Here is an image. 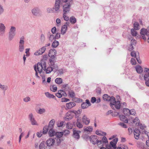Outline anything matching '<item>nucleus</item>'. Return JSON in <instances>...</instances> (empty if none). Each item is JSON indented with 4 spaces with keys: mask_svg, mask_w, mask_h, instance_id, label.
Masks as SVG:
<instances>
[{
    "mask_svg": "<svg viewBox=\"0 0 149 149\" xmlns=\"http://www.w3.org/2000/svg\"><path fill=\"white\" fill-rule=\"evenodd\" d=\"M103 98L105 101H110V105L113 109L115 110L116 109H120L121 106L120 101H116L115 98L114 97H110L107 94H104L103 95Z\"/></svg>",
    "mask_w": 149,
    "mask_h": 149,
    "instance_id": "nucleus-1",
    "label": "nucleus"
},
{
    "mask_svg": "<svg viewBox=\"0 0 149 149\" xmlns=\"http://www.w3.org/2000/svg\"><path fill=\"white\" fill-rule=\"evenodd\" d=\"M46 64L44 60H42L41 63H38L37 65L34 66V70L36 72L35 76L38 78H40V77L38 75V71L40 74L42 72V70H45Z\"/></svg>",
    "mask_w": 149,
    "mask_h": 149,
    "instance_id": "nucleus-2",
    "label": "nucleus"
},
{
    "mask_svg": "<svg viewBox=\"0 0 149 149\" xmlns=\"http://www.w3.org/2000/svg\"><path fill=\"white\" fill-rule=\"evenodd\" d=\"M144 72L145 73L144 79L145 81V84L146 86L149 87V68H145L144 69Z\"/></svg>",
    "mask_w": 149,
    "mask_h": 149,
    "instance_id": "nucleus-3",
    "label": "nucleus"
},
{
    "mask_svg": "<svg viewBox=\"0 0 149 149\" xmlns=\"http://www.w3.org/2000/svg\"><path fill=\"white\" fill-rule=\"evenodd\" d=\"M74 116V113L72 111H68L66 114L64 119L65 120L68 121L71 119Z\"/></svg>",
    "mask_w": 149,
    "mask_h": 149,
    "instance_id": "nucleus-4",
    "label": "nucleus"
},
{
    "mask_svg": "<svg viewBox=\"0 0 149 149\" xmlns=\"http://www.w3.org/2000/svg\"><path fill=\"white\" fill-rule=\"evenodd\" d=\"M16 28L15 27L12 26L10 29L9 32V39L11 40L14 37L15 34Z\"/></svg>",
    "mask_w": 149,
    "mask_h": 149,
    "instance_id": "nucleus-5",
    "label": "nucleus"
},
{
    "mask_svg": "<svg viewBox=\"0 0 149 149\" xmlns=\"http://www.w3.org/2000/svg\"><path fill=\"white\" fill-rule=\"evenodd\" d=\"M69 22H66L65 24L62 26L61 29V33L62 34H64L67 30L68 26H69Z\"/></svg>",
    "mask_w": 149,
    "mask_h": 149,
    "instance_id": "nucleus-6",
    "label": "nucleus"
},
{
    "mask_svg": "<svg viewBox=\"0 0 149 149\" xmlns=\"http://www.w3.org/2000/svg\"><path fill=\"white\" fill-rule=\"evenodd\" d=\"M90 142L93 144H96L97 141L98 139L97 138V136L96 135H92L90 137Z\"/></svg>",
    "mask_w": 149,
    "mask_h": 149,
    "instance_id": "nucleus-7",
    "label": "nucleus"
},
{
    "mask_svg": "<svg viewBox=\"0 0 149 149\" xmlns=\"http://www.w3.org/2000/svg\"><path fill=\"white\" fill-rule=\"evenodd\" d=\"M55 142V141L54 139L52 138H49L47 141L46 143L47 146L50 147L54 145Z\"/></svg>",
    "mask_w": 149,
    "mask_h": 149,
    "instance_id": "nucleus-8",
    "label": "nucleus"
},
{
    "mask_svg": "<svg viewBox=\"0 0 149 149\" xmlns=\"http://www.w3.org/2000/svg\"><path fill=\"white\" fill-rule=\"evenodd\" d=\"M46 49V48L45 47H43L39 50L36 51L34 53V55L37 56L42 54L45 52Z\"/></svg>",
    "mask_w": 149,
    "mask_h": 149,
    "instance_id": "nucleus-9",
    "label": "nucleus"
},
{
    "mask_svg": "<svg viewBox=\"0 0 149 149\" xmlns=\"http://www.w3.org/2000/svg\"><path fill=\"white\" fill-rule=\"evenodd\" d=\"M70 3L63 6V9L64 13L63 14H67L69 12L70 10Z\"/></svg>",
    "mask_w": 149,
    "mask_h": 149,
    "instance_id": "nucleus-10",
    "label": "nucleus"
},
{
    "mask_svg": "<svg viewBox=\"0 0 149 149\" xmlns=\"http://www.w3.org/2000/svg\"><path fill=\"white\" fill-rule=\"evenodd\" d=\"M56 54V51L55 49H51L49 50L48 55L51 58H54Z\"/></svg>",
    "mask_w": 149,
    "mask_h": 149,
    "instance_id": "nucleus-11",
    "label": "nucleus"
},
{
    "mask_svg": "<svg viewBox=\"0 0 149 149\" xmlns=\"http://www.w3.org/2000/svg\"><path fill=\"white\" fill-rule=\"evenodd\" d=\"M73 137L77 139H79L80 137L79 134L81 133V131L79 130H76L74 129H73Z\"/></svg>",
    "mask_w": 149,
    "mask_h": 149,
    "instance_id": "nucleus-12",
    "label": "nucleus"
},
{
    "mask_svg": "<svg viewBox=\"0 0 149 149\" xmlns=\"http://www.w3.org/2000/svg\"><path fill=\"white\" fill-rule=\"evenodd\" d=\"M82 121L83 123L86 125H88L90 122V119L85 115L82 117Z\"/></svg>",
    "mask_w": 149,
    "mask_h": 149,
    "instance_id": "nucleus-13",
    "label": "nucleus"
},
{
    "mask_svg": "<svg viewBox=\"0 0 149 149\" xmlns=\"http://www.w3.org/2000/svg\"><path fill=\"white\" fill-rule=\"evenodd\" d=\"M24 41L23 40H20L19 42V50L20 52H22L24 49Z\"/></svg>",
    "mask_w": 149,
    "mask_h": 149,
    "instance_id": "nucleus-14",
    "label": "nucleus"
},
{
    "mask_svg": "<svg viewBox=\"0 0 149 149\" xmlns=\"http://www.w3.org/2000/svg\"><path fill=\"white\" fill-rule=\"evenodd\" d=\"M29 118L31 120L32 125H37V123L34 118L33 117V115L31 113L29 115Z\"/></svg>",
    "mask_w": 149,
    "mask_h": 149,
    "instance_id": "nucleus-15",
    "label": "nucleus"
},
{
    "mask_svg": "<svg viewBox=\"0 0 149 149\" xmlns=\"http://www.w3.org/2000/svg\"><path fill=\"white\" fill-rule=\"evenodd\" d=\"M134 134L135 138L138 139L139 137L140 132L139 130L135 129L134 131Z\"/></svg>",
    "mask_w": 149,
    "mask_h": 149,
    "instance_id": "nucleus-16",
    "label": "nucleus"
},
{
    "mask_svg": "<svg viewBox=\"0 0 149 149\" xmlns=\"http://www.w3.org/2000/svg\"><path fill=\"white\" fill-rule=\"evenodd\" d=\"M60 1L59 0H56L54 9L56 11L59 10L60 7Z\"/></svg>",
    "mask_w": 149,
    "mask_h": 149,
    "instance_id": "nucleus-17",
    "label": "nucleus"
},
{
    "mask_svg": "<svg viewBox=\"0 0 149 149\" xmlns=\"http://www.w3.org/2000/svg\"><path fill=\"white\" fill-rule=\"evenodd\" d=\"M5 27L2 23L0 24V35L3 34L5 32Z\"/></svg>",
    "mask_w": 149,
    "mask_h": 149,
    "instance_id": "nucleus-18",
    "label": "nucleus"
},
{
    "mask_svg": "<svg viewBox=\"0 0 149 149\" xmlns=\"http://www.w3.org/2000/svg\"><path fill=\"white\" fill-rule=\"evenodd\" d=\"M76 105L75 103L73 102H70L66 104V106L67 108L71 109Z\"/></svg>",
    "mask_w": 149,
    "mask_h": 149,
    "instance_id": "nucleus-19",
    "label": "nucleus"
},
{
    "mask_svg": "<svg viewBox=\"0 0 149 149\" xmlns=\"http://www.w3.org/2000/svg\"><path fill=\"white\" fill-rule=\"evenodd\" d=\"M135 68L136 72L139 74L141 73L143 71V69L142 67L140 65H136L135 67Z\"/></svg>",
    "mask_w": 149,
    "mask_h": 149,
    "instance_id": "nucleus-20",
    "label": "nucleus"
},
{
    "mask_svg": "<svg viewBox=\"0 0 149 149\" xmlns=\"http://www.w3.org/2000/svg\"><path fill=\"white\" fill-rule=\"evenodd\" d=\"M119 118L121 121L126 123H128V121L127 118L125 116H124L123 115H120L119 116Z\"/></svg>",
    "mask_w": 149,
    "mask_h": 149,
    "instance_id": "nucleus-21",
    "label": "nucleus"
},
{
    "mask_svg": "<svg viewBox=\"0 0 149 149\" xmlns=\"http://www.w3.org/2000/svg\"><path fill=\"white\" fill-rule=\"evenodd\" d=\"M55 122L54 119H52L49 122L48 127L49 129H53Z\"/></svg>",
    "mask_w": 149,
    "mask_h": 149,
    "instance_id": "nucleus-22",
    "label": "nucleus"
},
{
    "mask_svg": "<svg viewBox=\"0 0 149 149\" xmlns=\"http://www.w3.org/2000/svg\"><path fill=\"white\" fill-rule=\"evenodd\" d=\"M76 125L79 128H82L83 127V125L78 119L77 120Z\"/></svg>",
    "mask_w": 149,
    "mask_h": 149,
    "instance_id": "nucleus-23",
    "label": "nucleus"
},
{
    "mask_svg": "<svg viewBox=\"0 0 149 149\" xmlns=\"http://www.w3.org/2000/svg\"><path fill=\"white\" fill-rule=\"evenodd\" d=\"M95 133L97 135L101 136H106V133L105 132H103L101 131L97 130L95 132Z\"/></svg>",
    "mask_w": 149,
    "mask_h": 149,
    "instance_id": "nucleus-24",
    "label": "nucleus"
},
{
    "mask_svg": "<svg viewBox=\"0 0 149 149\" xmlns=\"http://www.w3.org/2000/svg\"><path fill=\"white\" fill-rule=\"evenodd\" d=\"M53 70V68L52 67L49 66L48 67L47 69H46L45 70V71L46 74H49Z\"/></svg>",
    "mask_w": 149,
    "mask_h": 149,
    "instance_id": "nucleus-25",
    "label": "nucleus"
},
{
    "mask_svg": "<svg viewBox=\"0 0 149 149\" xmlns=\"http://www.w3.org/2000/svg\"><path fill=\"white\" fill-rule=\"evenodd\" d=\"M118 139H114L113 141H111L110 143V144L111 146L113 148H115L116 146V144L117 142Z\"/></svg>",
    "mask_w": 149,
    "mask_h": 149,
    "instance_id": "nucleus-26",
    "label": "nucleus"
},
{
    "mask_svg": "<svg viewBox=\"0 0 149 149\" xmlns=\"http://www.w3.org/2000/svg\"><path fill=\"white\" fill-rule=\"evenodd\" d=\"M50 130L48 132L49 136H53L55 135L56 132L54 131L52 129H50Z\"/></svg>",
    "mask_w": 149,
    "mask_h": 149,
    "instance_id": "nucleus-27",
    "label": "nucleus"
},
{
    "mask_svg": "<svg viewBox=\"0 0 149 149\" xmlns=\"http://www.w3.org/2000/svg\"><path fill=\"white\" fill-rule=\"evenodd\" d=\"M55 82L58 84H60L63 82V80L61 78H56L55 80Z\"/></svg>",
    "mask_w": 149,
    "mask_h": 149,
    "instance_id": "nucleus-28",
    "label": "nucleus"
},
{
    "mask_svg": "<svg viewBox=\"0 0 149 149\" xmlns=\"http://www.w3.org/2000/svg\"><path fill=\"white\" fill-rule=\"evenodd\" d=\"M93 128L91 126H88L84 129V131L87 132H90L92 131Z\"/></svg>",
    "mask_w": 149,
    "mask_h": 149,
    "instance_id": "nucleus-29",
    "label": "nucleus"
},
{
    "mask_svg": "<svg viewBox=\"0 0 149 149\" xmlns=\"http://www.w3.org/2000/svg\"><path fill=\"white\" fill-rule=\"evenodd\" d=\"M73 113H74V115L77 116L78 115L80 114L81 112V109H79L77 111L73 110L72 111Z\"/></svg>",
    "mask_w": 149,
    "mask_h": 149,
    "instance_id": "nucleus-30",
    "label": "nucleus"
},
{
    "mask_svg": "<svg viewBox=\"0 0 149 149\" xmlns=\"http://www.w3.org/2000/svg\"><path fill=\"white\" fill-rule=\"evenodd\" d=\"M68 94L69 96L71 98L74 97L75 96V94L74 92L72 90L69 91Z\"/></svg>",
    "mask_w": 149,
    "mask_h": 149,
    "instance_id": "nucleus-31",
    "label": "nucleus"
},
{
    "mask_svg": "<svg viewBox=\"0 0 149 149\" xmlns=\"http://www.w3.org/2000/svg\"><path fill=\"white\" fill-rule=\"evenodd\" d=\"M131 42H132L131 44L130 45V47H129L128 49L130 51H131L134 49V47L132 46V45H134V44H132V42H133L135 44L136 43V41L134 40H131Z\"/></svg>",
    "mask_w": 149,
    "mask_h": 149,
    "instance_id": "nucleus-32",
    "label": "nucleus"
},
{
    "mask_svg": "<svg viewBox=\"0 0 149 149\" xmlns=\"http://www.w3.org/2000/svg\"><path fill=\"white\" fill-rule=\"evenodd\" d=\"M45 95L49 98H54L55 97L53 95L50 94L49 92H46L45 93Z\"/></svg>",
    "mask_w": 149,
    "mask_h": 149,
    "instance_id": "nucleus-33",
    "label": "nucleus"
},
{
    "mask_svg": "<svg viewBox=\"0 0 149 149\" xmlns=\"http://www.w3.org/2000/svg\"><path fill=\"white\" fill-rule=\"evenodd\" d=\"M32 13L34 15H37L39 13V10L38 9L34 8L32 10Z\"/></svg>",
    "mask_w": 149,
    "mask_h": 149,
    "instance_id": "nucleus-34",
    "label": "nucleus"
},
{
    "mask_svg": "<svg viewBox=\"0 0 149 149\" xmlns=\"http://www.w3.org/2000/svg\"><path fill=\"white\" fill-rule=\"evenodd\" d=\"M134 28L135 30H138L140 29V26L138 23L135 22L134 24Z\"/></svg>",
    "mask_w": 149,
    "mask_h": 149,
    "instance_id": "nucleus-35",
    "label": "nucleus"
},
{
    "mask_svg": "<svg viewBox=\"0 0 149 149\" xmlns=\"http://www.w3.org/2000/svg\"><path fill=\"white\" fill-rule=\"evenodd\" d=\"M59 45V42L58 41L55 40L52 43V46L53 47L56 48Z\"/></svg>",
    "mask_w": 149,
    "mask_h": 149,
    "instance_id": "nucleus-36",
    "label": "nucleus"
},
{
    "mask_svg": "<svg viewBox=\"0 0 149 149\" xmlns=\"http://www.w3.org/2000/svg\"><path fill=\"white\" fill-rule=\"evenodd\" d=\"M123 113L126 116H129L130 110L128 109H124L123 110Z\"/></svg>",
    "mask_w": 149,
    "mask_h": 149,
    "instance_id": "nucleus-37",
    "label": "nucleus"
},
{
    "mask_svg": "<svg viewBox=\"0 0 149 149\" xmlns=\"http://www.w3.org/2000/svg\"><path fill=\"white\" fill-rule=\"evenodd\" d=\"M70 21L72 24L75 23L76 22V19L73 16L71 17L70 18Z\"/></svg>",
    "mask_w": 149,
    "mask_h": 149,
    "instance_id": "nucleus-38",
    "label": "nucleus"
},
{
    "mask_svg": "<svg viewBox=\"0 0 149 149\" xmlns=\"http://www.w3.org/2000/svg\"><path fill=\"white\" fill-rule=\"evenodd\" d=\"M63 133V132H56L55 135L58 138H60L62 136Z\"/></svg>",
    "mask_w": 149,
    "mask_h": 149,
    "instance_id": "nucleus-39",
    "label": "nucleus"
},
{
    "mask_svg": "<svg viewBox=\"0 0 149 149\" xmlns=\"http://www.w3.org/2000/svg\"><path fill=\"white\" fill-rule=\"evenodd\" d=\"M50 89L51 91L55 92L57 90V87L56 85H53L50 87Z\"/></svg>",
    "mask_w": 149,
    "mask_h": 149,
    "instance_id": "nucleus-40",
    "label": "nucleus"
},
{
    "mask_svg": "<svg viewBox=\"0 0 149 149\" xmlns=\"http://www.w3.org/2000/svg\"><path fill=\"white\" fill-rule=\"evenodd\" d=\"M64 122L63 121H58L57 123V125L58 127H62L64 125Z\"/></svg>",
    "mask_w": 149,
    "mask_h": 149,
    "instance_id": "nucleus-41",
    "label": "nucleus"
},
{
    "mask_svg": "<svg viewBox=\"0 0 149 149\" xmlns=\"http://www.w3.org/2000/svg\"><path fill=\"white\" fill-rule=\"evenodd\" d=\"M134 123L136 125H138L139 124L140 121L138 118L136 117L134 120Z\"/></svg>",
    "mask_w": 149,
    "mask_h": 149,
    "instance_id": "nucleus-42",
    "label": "nucleus"
},
{
    "mask_svg": "<svg viewBox=\"0 0 149 149\" xmlns=\"http://www.w3.org/2000/svg\"><path fill=\"white\" fill-rule=\"evenodd\" d=\"M61 92H63L62 90L58 91V92L56 94V96L58 98H61L62 97V95L61 93Z\"/></svg>",
    "mask_w": 149,
    "mask_h": 149,
    "instance_id": "nucleus-43",
    "label": "nucleus"
},
{
    "mask_svg": "<svg viewBox=\"0 0 149 149\" xmlns=\"http://www.w3.org/2000/svg\"><path fill=\"white\" fill-rule=\"evenodd\" d=\"M82 108L84 109L87 108L88 106L87 104L85 102H83L81 105Z\"/></svg>",
    "mask_w": 149,
    "mask_h": 149,
    "instance_id": "nucleus-44",
    "label": "nucleus"
},
{
    "mask_svg": "<svg viewBox=\"0 0 149 149\" xmlns=\"http://www.w3.org/2000/svg\"><path fill=\"white\" fill-rule=\"evenodd\" d=\"M131 33L133 36H136L137 35V32L134 29H131Z\"/></svg>",
    "mask_w": 149,
    "mask_h": 149,
    "instance_id": "nucleus-45",
    "label": "nucleus"
},
{
    "mask_svg": "<svg viewBox=\"0 0 149 149\" xmlns=\"http://www.w3.org/2000/svg\"><path fill=\"white\" fill-rule=\"evenodd\" d=\"M48 128H49L47 126L44 127L42 133L44 134H46L48 131Z\"/></svg>",
    "mask_w": 149,
    "mask_h": 149,
    "instance_id": "nucleus-46",
    "label": "nucleus"
},
{
    "mask_svg": "<svg viewBox=\"0 0 149 149\" xmlns=\"http://www.w3.org/2000/svg\"><path fill=\"white\" fill-rule=\"evenodd\" d=\"M7 88V86L5 85H2L0 84V89L3 90L5 91Z\"/></svg>",
    "mask_w": 149,
    "mask_h": 149,
    "instance_id": "nucleus-47",
    "label": "nucleus"
},
{
    "mask_svg": "<svg viewBox=\"0 0 149 149\" xmlns=\"http://www.w3.org/2000/svg\"><path fill=\"white\" fill-rule=\"evenodd\" d=\"M49 65L53 66L54 64V60L52 58H51L49 60Z\"/></svg>",
    "mask_w": 149,
    "mask_h": 149,
    "instance_id": "nucleus-48",
    "label": "nucleus"
},
{
    "mask_svg": "<svg viewBox=\"0 0 149 149\" xmlns=\"http://www.w3.org/2000/svg\"><path fill=\"white\" fill-rule=\"evenodd\" d=\"M45 146V142H44L42 141L40 143L39 146V148L40 149H42Z\"/></svg>",
    "mask_w": 149,
    "mask_h": 149,
    "instance_id": "nucleus-49",
    "label": "nucleus"
},
{
    "mask_svg": "<svg viewBox=\"0 0 149 149\" xmlns=\"http://www.w3.org/2000/svg\"><path fill=\"white\" fill-rule=\"evenodd\" d=\"M136 112L135 110L134 109L130 110L129 115L130 114L134 115L136 114Z\"/></svg>",
    "mask_w": 149,
    "mask_h": 149,
    "instance_id": "nucleus-50",
    "label": "nucleus"
},
{
    "mask_svg": "<svg viewBox=\"0 0 149 149\" xmlns=\"http://www.w3.org/2000/svg\"><path fill=\"white\" fill-rule=\"evenodd\" d=\"M66 14H63V17L64 18V20L66 21H68L69 19V17H68L66 15Z\"/></svg>",
    "mask_w": 149,
    "mask_h": 149,
    "instance_id": "nucleus-51",
    "label": "nucleus"
},
{
    "mask_svg": "<svg viewBox=\"0 0 149 149\" xmlns=\"http://www.w3.org/2000/svg\"><path fill=\"white\" fill-rule=\"evenodd\" d=\"M131 63L132 65H135L136 64L135 59L133 58H132L131 60Z\"/></svg>",
    "mask_w": 149,
    "mask_h": 149,
    "instance_id": "nucleus-52",
    "label": "nucleus"
},
{
    "mask_svg": "<svg viewBox=\"0 0 149 149\" xmlns=\"http://www.w3.org/2000/svg\"><path fill=\"white\" fill-rule=\"evenodd\" d=\"M45 109H40L38 110V113L40 114H42L45 112Z\"/></svg>",
    "mask_w": 149,
    "mask_h": 149,
    "instance_id": "nucleus-53",
    "label": "nucleus"
},
{
    "mask_svg": "<svg viewBox=\"0 0 149 149\" xmlns=\"http://www.w3.org/2000/svg\"><path fill=\"white\" fill-rule=\"evenodd\" d=\"M136 53L134 51H133L131 52L130 54L131 56L132 57H136Z\"/></svg>",
    "mask_w": 149,
    "mask_h": 149,
    "instance_id": "nucleus-54",
    "label": "nucleus"
},
{
    "mask_svg": "<svg viewBox=\"0 0 149 149\" xmlns=\"http://www.w3.org/2000/svg\"><path fill=\"white\" fill-rule=\"evenodd\" d=\"M24 101L25 102H27L30 100V98L29 97H26L23 99Z\"/></svg>",
    "mask_w": 149,
    "mask_h": 149,
    "instance_id": "nucleus-55",
    "label": "nucleus"
},
{
    "mask_svg": "<svg viewBox=\"0 0 149 149\" xmlns=\"http://www.w3.org/2000/svg\"><path fill=\"white\" fill-rule=\"evenodd\" d=\"M66 127L68 129H72V127L71 126V124L69 123H67L66 124Z\"/></svg>",
    "mask_w": 149,
    "mask_h": 149,
    "instance_id": "nucleus-56",
    "label": "nucleus"
},
{
    "mask_svg": "<svg viewBox=\"0 0 149 149\" xmlns=\"http://www.w3.org/2000/svg\"><path fill=\"white\" fill-rule=\"evenodd\" d=\"M103 143H108V141L106 137L105 136H104L102 139V141Z\"/></svg>",
    "mask_w": 149,
    "mask_h": 149,
    "instance_id": "nucleus-57",
    "label": "nucleus"
},
{
    "mask_svg": "<svg viewBox=\"0 0 149 149\" xmlns=\"http://www.w3.org/2000/svg\"><path fill=\"white\" fill-rule=\"evenodd\" d=\"M61 100L62 102H67L70 101L69 99L65 97L62 98Z\"/></svg>",
    "mask_w": 149,
    "mask_h": 149,
    "instance_id": "nucleus-58",
    "label": "nucleus"
},
{
    "mask_svg": "<svg viewBox=\"0 0 149 149\" xmlns=\"http://www.w3.org/2000/svg\"><path fill=\"white\" fill-rule=\"evenodd\" d=\"M29 49H26L25 53H26V56H28L29 55Z\"/></svg>",
    "mask_w": 149,
    "mask_h": 149,
    "instance_id": "nucleus-59",
    "label": "nucleus"
},
{
    "mask_svg": "<svg viewBox=\"0 0 149 149\" xmlns=\"http://www.w3.org/2000/svg\"><path fill=\"white\" fill-rule=\"evenodd\" d=\"M119 125L124 128H126L127 127V125L123 123H120Z\"/></svg>",
    "mask_w": 149,
    "mask_h": 149,
    "instance_id": "nucleus-60",
    "label": "nucleus"
},
{
    "mask_svg": "<svg viewBox=\"0 0 149 149\" xmlns=\"http://www.w3.org/2000/svg\"><path fill=\"white\" fill-rule=\"evenodd\" d=\"M104 143L102 141H99L97 140V145L98 146H99L100 145H101L102 146V143Z\"/></svg>",
    "mask_w": 149,
    "mask_h": 149,
    "instance_id": "nucleus-61",
    "label": "nucleus"
},
{
    "mask_svg": "<svg viewBox=\"0 0 149 149\" xmlns=\"http://www.w3.org/2000/svg\"><path fill=\"white\" fill-rule=\"evenodd\" d=\"M42 133L41 132H38L37 133V135L38 137H40L42 136Z\"/></svg>",
    "mask_w": 149,
    "mask_h": 149,
    "instance_id": "nucleus-62",
    "label": "nucleus"
},
{
    "mask_svg": "<svg viewBox=\"0 0 149 149\" xmlns=\"http://www.w3.org/2000/svg\"><path fill=\"white\" fill-rule=\"evenodd\" d=\"M63 133L65 135H66L70 134V131L67 130H66L63 132Z\"/></svg>",
    "mask_w": 149,
    "mask_h": 149,
    "instance_id": "nucleus-63",
    "label": "nucleus"
},
{
    "mask_svg": "<svg viewBox=\"0 0 149 149\" xmlns=\"http://www.w3.org/2000/svg\"><path fill=\"white\" fill-rule=\"evenodd\" d=\"M96 101V98L95 97H92L91 99V102L92 103H94Z\"/></svg>",
    "mask_w": 149,
    "mask_h": 149,
    "instance_id": "nucleus-64",
    "label": "nucleus"
}]
</instances>
